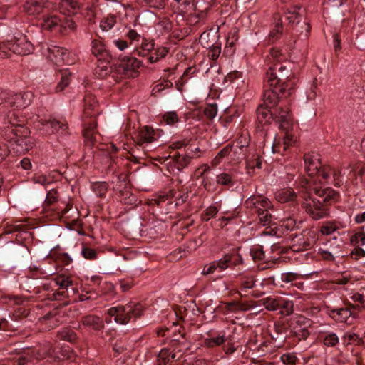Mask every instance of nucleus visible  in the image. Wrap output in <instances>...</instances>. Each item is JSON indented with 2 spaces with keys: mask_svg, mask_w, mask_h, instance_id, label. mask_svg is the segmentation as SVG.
I'll return each instance as SVG.
<instances>
[{
  "mask_svg": "<svg viewBox=\"0 0 365 365\" xmlns=\"http://www.w3.org/2000/svg\"><path fill=\"white\" fill-rule=\"evenodd\" d=\"M297 184L302 189L301 205L305 212L314 220L329 216V206L339 200V192L329 187L322 188L314 180L305 178H300Z\"/></svg>",
  "mask_w": 365,
  "mask_h": 365,
  "instance_id": "1",
  "label": "nucleus"
},
{
  "mask_svg": "<svg viewBox=\"0 0 365 365\" xmlns=\"http://www.w3.org/2000/svg\"><path fill=\"white\" fill-rule=\"evenodd\" d=\"M297 82L289 61L274 63L266 73L267 86H282L289 93L294 92Z\"/></svg>",
  "mask_w": 365,
  "mask_h": 365,
  "instance_id": "2",
  "label": "nucleus"
},
{
  "mask_svg": "<svg viewBox=\"0 0 365 365\" xmlns=\"http://www.w3.org/2000/svg\"><path fill=\"white\" fill-rule=\"evenodd\" d=\"M14 133V130H1V136L9 143H14L13 150L19 154H24L33 148L34 139L30 136V130L26 127H20Z\"/></svg>",
  "mask_w": 365,
  "mask_h": 365,
  "instance_id": "3",
  "label": "nucleus"
},
{
  "mask_svg": "<svg viewBox=\"0 0 365 365\" xmlns=\"http://www.w3.org/2000/svg\"><path fill=\"white\" fill-rule=\"evenodd\" d=\"M251 135L247 129L242 131L240 135L231 143L232 147V160L233 163H240L242 160L245 162V168L247 173H250L251 168L250 159L249 158L251 154Z\"/></svg>",
  "mask_w": 365,
  "mask_h": 365,
  "instance_id": "4",
  "label": "nucleus"
},
{
  "mask_svg": "<svg viewBox=\"0 0 365 365\" xmlns=\"http://www.w3.org/2000/svg\"><path fill=\"white\" fill-rule=\"evenodd\" d=\"M155 42L154 39L143 36L140 45L135 46L132 54L147 58L149 63H155L164 58L169 52V48L167 47L158 46L155 48Z\"/></svg>",
  "mask_w": 365,
  "mask_h": 365,
  "instance_id": "5",
  "label": "nucleus"
},
{
  "mask_svg": "<svg viewBox=\"0 0 365 365\" xmlns=\"http://www.w3.org/2000/svg\"><path fill=\"white\" fill-rule=\"evenodd\" d=\"M33 94L27 91L14 93L11 91H0V117L8 108H24L32 101Z\"/></svg>",
  "mask_w": 365,
  "mask_h": 365,
  "instance_id": "6",
  "label": "nucleus"
},
{
  "mask_svg": "<svg viewBox=\"0 0 365 365\" xmlns=\"http://www.w3.org/2000/svg\"><path fill=\"white\" fill-rule=\"evenodd\" d=\"M143 312V306L138 302H130L125 305H118L110 308L108 314L114 317L116 323L126 324L132 319L140 317Z\"/></svg>",
  "mask_w": 365,
  "mask_h": 365,
  "instance_id": "7",
  "label": "nucleus"
},
{
  "mask_svg": "<svg viewBox=\"0 0 365 365\" xmlns=\"http://www.w3.org/2000/svg\"><path fill=\"white\" fill-rule=\"evenodd\" d=\"M135 55L119 56V63L114 64L115 73L121 77L135 78L139 76V69L143 66V62L138 60Z\"/></svg>",
  "mask_w": 365,
  "mask_h": 365,
  "instance_id": "8",
  "label": "nucleus"
},
{
  "mask_svg": "<svg viewBox=\"0 0 365 365\" xmlns=\"http://www.w3.org/2000/svg\"><path fill=\"white\" fill-rule=\"evenodd\" d=\"M272 206L271 202L262 195H252V215L256 214L259 223L263 226H271L274 216L270 210Z\"/></svg>",
  "mask_w": 365,
  "mask_h": 365,
  "instance_id": "9",
  "label": "nucleus"
},
{
  "mask_svg": "<svg viewBox=\"0 0 365 365\" xmlns=\"http://www.w3.org/2000/svg\"><path fill=\"white\" fill-rule=\"evenodd\" d=\"M240 247L234 249L218 261H214L204 267L201 274H212L215 271L222 272L227 268L235 267L242 263L241 255L238 252Z\"/></svg>",
  "mask_w": 365,
  "mask_h": 365,
  "instance_id": "10",
  "label": "nucleus"
},
{
  "mask_svg": "<svg viewBox=\"0 0 365 365\" xmlns=\"http://www.w3.org/2000/svg\"><path fill=\"white\" fill-rule=\"evenodd\" d=\"M51 260L53 262L56 268V272L52 274H60L63 271L68 272L73 268V259L68 253L63 252L59 245L50 250L48 255L42 262V264H46V262H49Z\"/></svg>",
  "mask_w": 365,
  "mask_h": 365,
  "instance_id": "11",
  "label": "nucleus"
},
{
  "mask_svg": "<svg viewBox=\"0 0 365 365\" xmlns=\"http://www.w3.org/2000/svg\"><path fill=\"white\" fill-rule=\"evenodd\" d=\"M34 49V46L26 39V36H25L19 38H14L0 45L1 51L5 53L7 56H10L11 53L21 56H26L31 53Z\"/></svg>",
  "mask_w": 365,
  "mask_h": 365,
  "instance_id": "12",
  "label": "nucleus"
},
{
  "mask_svg": "<svg viewBox=\"0 0 365 365\" xmlns=\"http://www.w3.org/2000/svg\"><path fill=\"white\" fill-rule=\"evenodd\" d=\"M40 19L43 20L42 26L46 30H58L64 34L67 29L73 30L76 28V24L72 19H67L64 17L63 19L53 12H46Z\"/></svg>",
  "mask_w": 365,
  "mask_h": 365,
  "instance_id": "13",
  "label": "nucleus"
},
{
  "mask_svg": "<svg viewBox=\"0 0 365 365\" xmlns=\"http://www.w3.org/2000/svg\"><path fill=\"white\" fill-rule=\"evenodd\" d=\"M296 324L295 327L290 329L289 335L282 338V341L287 342L289 346H294L301 339H306L310 334L308 327L311 326L312 322L309 319L299 317Z\"/></svg>",
  "mask_w": 365,
  "mask_h": 365,
  "instance_id": "14",
  "label": "nucleus"
},
{
  "mask_svg": "<svg viewBox=\"0 0 365 365\" xmlns=\"http://www.w3.org/2000/svg\"><path fill=\"white\" fill-rule=\"evenodd\" d=\"M269 335L264 326L257 324L252 330V355L257 357L264 356L269 351Z\"/></svg>",
  "mask_w": 365,
  "mask_h": 365,
  "instance_id": "15",
  "label": "nucleus"
},
{
  "mask_svg": "<svg viewBox=\"0 0 365 365\" xmlns=\"http://www.w3.org/2000/svg\"><path fill=\"white\" fill-rule=\"evenodd\" d=\"M269 335L264 326L257 324L252 330V355L257 357L264 356L269 351Z\"/></svg>",
  "mask_w": 365,
  "mask_h": 365,
  "instance_id": "16",
  "label": "nucleus"
},
{
  "mask_svg": "<svg viewBox=\"0 0 365 365\" xmlns=\"http://www.w3.org/2000/svg\"><path fill=\"white\" fill-rule=\"evenodd\" d=\"M304 161L305 170L309 176L317 175L324 180L329 178L330 166H322L317 154L314 153H305Z\"/></svg>",
  "mask_w": 365,
  "mask_h": 365,
  "instance_id": "17",
  "label": "nucleus"
},
{
  "mask_svg": "<svg viewBox=\"0 0 365 365\" xmlns=\"http://www.w3.org/2000/svg\"><path fill=\"white\" fill-rule=\"evenodd\" d=\"M256 116L255 135L259 138V144L264 145L267 135L264 126L270 123L271 119H273L272 111L267 106L259 105L256 110Z\"/></svg>",
  "mask_w": 365,
  "mask_h": 365,
  "instance_id": "18",
  "label": "nucleus"
},
{
  "mask_svg": "<svg viewBox=\"0 0 365 365\" xmlns=\"http://www.w3.org/2000/svg\"><path fill=\"white\" fill-rule=\"evenodd\" d=\"M54 6H56V4L49 0H26L24 8L28 15L40 18L46 12L50 11Z\"/></svg>",
  "mask_w": 365,
  "mask_h": 365,
  "instance_id": "19",
  "label": "nucleus"
},
{
  "mask_svg": "<svg viewBox=\"0 0 365 365\" xmlns=\"http://www.w3.org/2000/svg\"><path fill=\"white\" fill-rule=\"evenodd\" d=\"M91 52L101 63L110 64L113 59L110 51L104 41L100 37L91 39Z\"/></svg>",
  "mask_w": 365,
  "mask_h": 365,
  "instance_id": "20",
  "label": "nucleus"
},
{
  "mask_svg": "<svg viewBox=\"0 0 365 365\" xmlns=\"http://www.w3.org/2000/svg\"><path fill=\"white\" fill-rule=\"evenodd\" d=\"M268 86L269 88L264 91L263 100L264 105L269 108H274L282 98H287L292 95V93H289V92L286 91L282 86Z\"/></svg>",
  "mask_w": 365,
  "mask_h": 365,
  "instance_id": "21",
  "label": "nucleus"
},
{
  "mask_svg": "<svg viewBox=\"0 0 365 365\" xmlns=\"http://www.w3.org/2000/svg\"><path fill=\"white\" fill-rule=\"evenodd\" d=\"M163 133V131L160 129L155 130L148 125L143 126L135 136L136 145L144 148L145 145L158 140Z\"/></svg>",
  "mask_w": 365,
  "mask_h": 365,
  "instance_id": "22",
  "label": "nucleus"
},
{
  "mask_svg": "<svg viewBox=\"0 0 365 365\" xmlns=\"http://www.w3.org/2000/svg\"><path fill=\"white\" fill-rule=\"evenodd\" d=\"M47 58L57 66L69 64V52L63 47L50 45L47 47Z\"/></svg>",
  "mask_w": 365,
  "mask_h": 365,
  "instance_id": "23",
  "label": "nucleus"
},
{
  "mask_svg": "<svg viewBox=\"0 0 365 365\" xmlns=\"http://www.w3.org/2000/svg\"><path fill=\"white\" fill-rule=\"evenodd\" d=\"M273 120L279 124L281 130H289L292 127V117L289 106L279 107L272 112Z\"/></svg>",
  "mask_w": 365,
  "mask_h": 365,
  "instance_id": "24",
  "label": "nucleus"
},
{
  "mask_svg": "<svg viewBox=\"0 0 365 365\" xmlns=\"http://www.w3.org/2000/svg\"><path fill=\"white\" fill-rule=\"evenodd\" d=\"M263 304L260 306L266 305L268 310L275 311L280 309L282 314L285 315H289L293 312V303L289 301H284L282 299H276L273 297H267L263 298Z\"/></svg>",
  "mask_w": 365,
  "mask_h": 365,
  "instance_id": "25",
  "label": "nucleus"
},
{
  "mask_svg": "<svg viewBox=\"0 0 365 365\" xmlns=\"http://www.w3.org/2000/svg\"><path fill=\"white\" fill-rule=\"evenodd\" d=\"M47 355L48 356H53L54 357H56L59 359L60 360H64V359H73V353L71 350V349L68 346H64L61 349L59 354L56 353L55 350H53L50 346L49 344H47L45 345L44 347L41 348L38 351V356H36L37 359H43L46 357Z\"/></svg>",
  "mask_w": 365,
  "mask_h": 365,
  "instance_id": "26",
  "label": "nucleus"
},
{
  "mask_svg": "<svg viewBox=\"0 0 365 365\" xmlns=\"http://www.w3.org/2000/svg\"><path fill=\"white\" fill-rule=\"evenodd\" d=\"M252 261L256 265H252V272H258L264 271L267 269L272 267L274 264V262H261L257 263V261H261L264 257V252L262 247L259 245H252Z\"/></svg>",
  "mask_w": 365,
  "mask_h": 365,
  "instance_id": "27",
  "label": "nucleus"
},
{
  "mask_svg": "<svg viewBox=\"0 0 365 365\" xmlns=\"http://www.w3.org/2000/svg\"><path fill=\"white\" fill-rule=\"evenodd\" d=\"M274 197L280 203H289L294 208L298 209V195L292 187L277 190L274 192Z\"/></svg>",
  "mask_w": 365,
  "mask_h": 365,
  "instance_id": "28",
  "label": "nucleus"
},
{
  "mask_svg": "<svg viewBox=\"0 0 365 365\" xmlns=\"http://www.w3.org/2000/svg\"><path fill=\"white\" fill-rule=\"evenodd\" d=\"M123 185H116L113 187V190L118 194L120 202L127 205L136 206L140 201L136 195L131 191L130 186H124Z\"/></svg>",
  "mask_w": 365,
  "mask_h": 365,
  "instance_id": "29",
  "label": "nucleus"
},
{
  "mask_svg": "<svg viewBox=\"0 0 365 365\" xmlns=\"http://www.w3.org/2000/svg\"><path fill=\"white\" fill-rule=\"evenodd\" d=\"M83 125V135L86 143L90 145H93L94 143L96 141V136L98 134L96 130L97 121L95 116H93V118L91 116V120L88 122L84 121Z\"/></svg>",
  "mask_w": 365,
  "mask_h": 365,
  "instance_id": "30",
  "label": "nucleus"
},
{
  "mask_svg": "<svg viewBox=\"0 0 365 365\" xmlns=\"http://www.w3.org/2000/svg\"><path fill=\"white\" fill-rule=\"evenodd\" d=\"M218 30L211 28L202 32L200 36V43L203 48H210L219 42Z\"/></svg>",
  "mask_w": 365,
  "mask_h": 365,
  "instance_id": "31",
  "label": "nucleus"
},
{
  "mask_svg": "<svg viewBox=\"0 0 365 365\" xmlns=\"http://www.w3.org/2000/svg\"><path fill=\"white\" fill-rule=\"evenodd\" d=\"M41 123L43 125L50 126L52 128L53 133H58L62 135L68 133V124L63 118L60 119L49 118L48 120H46Z\"/></svg>",
  "mask_w": 365,
  "mask_h": 365,
  "instance_id": "32",
  "label": "nucleus"
},
{
  "mask_svg": "<svg viewBox=\"0 0 365 365\" xmlns=\"http://www.w3.org/2000/svg\"><path fill=\"white\" fill-rule=\"evenodd\" d=\"M57 5L58 11L67 16L76 14L81 8L80 4L76 0H61Z\"/></svg>",
  "mask_w": 365,
  "mask_h": 365,
  "instance_id": "33",
  "label": "nucleus"
},
{
  "mask_svg": "<svg viewBox=\"0 0 365 365\" xmlns=\"http://www.w3.org/2000/svg\"><path fill=\"white\" fill-rule=\"evenodd\" d=\"M247 31H248V30L245 29L244 27L232 28L228 33L227 37V43H228L230 45H237L240 43V41L244 42L245 40L247 39L248 37V34H245Z\"/></svg>",
  "mask_w": 365,
  "mask_h": 365,
  "instance_id": "34",
  "label": "nucleus"
},
{
  "mask_svg": "<svg viewBox=\"0 0 365 365\" xmlns=\"http://www.w3.org/2000/svg\"><path fill=\"white\" fill-rule=\"evenodd\" d=\"M25 122L26 118L24 116H20L17 111H9L7 114V123L9 125L4 127L2 130L12 129L14 130V133H16V130H19V128L26 127Z\"/></svg>",
  "mask_w": 365,
  "mask_h": 365,
  "instance_id": "35",
  "label": "nucleus"
},
{
  "mask_svg": "<svg viewBox=\"0 0 365 365\" xmlns=\"http://www.w3.org/2000/svg\"><path fill=\"white\" fill-rule=\"evenodd\" d=\"M232 147L233 145L228 143L222 149H221L217 155L212 159L211 164L213 167L219 165L225 158L229 160L230 162L233 163L232 160Z\"/></svg>",
  "mask_w": 365,
  "mask_h": 365,
  "instance_id": "36",
  "label": "nucleus"
},
{
  "mask_svg": "<svg viewBox=\"0 0 365 365\" xmlns=\"http://www.w3.org/2000/svg\"><path fill=\"white\" fill-rule=\"evenodd\" d=\"M72 73L68 68L59 69L56 72V77H60V81L56 87V92L63 91L71 83Z\"/></svg>",
  "mask_w": 365,
  "mask_h": 365,
  "instance_id": "37",
  "label": "nucleus"
},
{
  "mask_svg": "<svg viewBox=\"0 0 365 365\" xmlns=\"http://www.w3.org/2000/svg\"><path fill=\"white\" fill-rule=\"evenodd\" d=\"M90 188L97 197L104 199L108 191L109 184L106 181L91 182Z\"/></svg>",
  "mask_w": 365,
  "mask_h": 365,
  "instance_id": "38",
  "label": "nucleus"
},
{
  "mask_svg": "<svg viewBox=\"0 0 365 365\" xmlns=\"http://www.w3.org/2000/svg\"><path fill=\"white\" fill-rule=\"evenodd\" d=\"M82 324L93 330H100L103 327V320L94 315H88L82 318Z\"/></svg>",
  "mask_w": 365,
  "mask_h": 365,
  "instance_id": "39",
  "label": "nucleus"
},
{
  "mask_svg": "<svg viewBox=\"0 0 365 365\" xmlns=\"http://www.w3.org/2000/svg\"><path fill=\"white\" fill-rule=\"evenodd\" d=\"M265 296V293H256L255 290L252 289V316L257 315L258 313L261 312L264 308L268 309L266 305L260 306V304H263V301L262 300L263 298L267 297ZM254 317H252V320Z\"/></svg>",
  "mask_w": 365,
  "mask_h": 365,
  "instance_id": "40",
  "label": "nucleus"
},
{
  "mask_svg": "<svg viewBox=\"0 0 365 365\" xmlns=\"http://www.w3.org/2000/svg\"><path fill=\"white\" fill-rule=\"evenodd\" d=\"M42 324H45V329H53L58 325L59 319L57 317V311L53 310L39 319Z\"/></svg>",
  "mask_w": 365,
  "mask_h": 365,
  "instance_id": "41",
  "label": "nucleus"
},
{
  "mask_svg": "<svg viewBox=\"0 0 365 365\" xmlns=\"http://www.w3.org/2000/svg\"><path fill=\"white\" fill-rule=\"evenodd\" d=\"M192 158V156L189 155H181L176 153L172 158V162L178 171L180 172L190 164Z\"/></svg>",
  "mask_w": 365,
  "mask_h": 365,
  "instance_id": "42",
  "label": "nucleus"
},
{
  "mask_svg": "<svg viewBox=\"0 0 365 365\" xmlns=\"http://www.w3.org/2000/svg\"><path fill=\"white\" fill-rule=\"evenodd\" d=\"M110 64L107 63H101L98 62L97 67L95 69L94 74L99 78H105L109 74L112 73H115L114 70V64L113 66H109Z\"/></svg>",
  "mask_w": 365,
  "mask_h": 365,
  "instance_id": "43",
  "label": "nucleus"
},
{
  "mask_svg": "<svg viewBox=\"0 0 365 365\" xmlns=\"http://www.w3.org/2000/svg\"><path fill=\"white\" fill-rule=\"evenodd\" d=\"M320 339L326 346L335 347L339 344V337L333 332L323 333L321 334Z\"/></svg>",
  "mask_w": 365,
  "mask_h": 365,
  "instance_id": "44",
  "label": "nucleus"
},
{
  "mask_svg": "<svg viewBox=\"0 0 365 365\" xmlns=\"http://www.w3.org/2000/svg\"><path fill=\"white\" fill-rule=\"evenodd\" d=\"M351 245L354 247L362 246L365 245V232L364 227H360L351 235L350 238Z\"/></svg>",
  "mask_w": 365,
  "mask_h": 365,
  "instance_id": "45",
  "label": "nucleus"
},
{
  "mask_svg": "<svg viewBox=\"0 0 365 365\" xmlns=\"http://www.w3.org/2000/svg\"><path fill=\"white\" fill-rule=\"evenodd\" d=\"M175 354H173L168 349H163L158 354V365H166L168 363L175 359Z\"/></svg>",
  "mask_w": 365,
  "mask_h": 365,
  "instance_id": "46",
  "label": "nucleus"
},
{
  "mask_svg": "<svg viewBox=\"0 0 365 365\" xmlns=\"http://www.w3.org/2000/svg\"><path fill=\"white\" fill-rule=\"evenodd\" d=\"M116 23V16L114 14H108L100 21V27L103 31L110 30Z\"/></svg>",
  "mask_w": 365,
  "mask_h": 365,
  "instance_id": "47",
  "label": "nucleus"
},
{
  "mask_svg": "<svg viewBox=\"0 0 365 365\" xmlns=\"http://www.w3.org/2000/svg\"><path fill=\"white\" fill-rule=\"evenodd\" d=\"M351 298L354 302H357L356 305H351V309H355L360 311L361 309L365 308V289L361 293L356 292L354 294Z\"/></svg>",
  "mask_w": 365,
  "mask_h": 365,
  "instance_id": "48",
  "label": "nucleus"
},
{
  "mask_svg": "<svg viewBox=\"0 0 365 365\" xmlns=\"http://www.w3.org/2000/svg\"><path fill=\"white\" fill-rule=\"evenodd\" d=\"M351 314V311L348 308L334 309L331 310V315L336 320H345Z\"/></svg>",
  "mask_w": 365,
  "mask_h": 365,
  "instance_id": "49",
  "label": "nucleus"
},
{
  "mask_svg": "<svg viewBox=\"0 0 365 365\" xmlns=\"http://www.w3.org/2000/svg\"><path fill=\"white\" fill-rule=\"evenodd\" d=\"M140 6H148L153 9H161L165 6L164 0H136Z\"/></svg>",
  "mask_w": 365,
  "mask_h": 365,
  "instance_id": "50",
  "label": "nucleus"
},
{
  "mask_svg": "<svg viewBox=\"0 0 365 365\" xmlns=\"http://www.w3.org/2000/svg\"><path fill=\"white\" fill-rule=\"evenodd\" d=\"M217 185L232 187L234 184L232 175L230 173H222L216 176Z\"/></svg>",
  "mask_w": 365,
  "mask_h": 365,
  "instance_id": "51",
  "label": "nucleus"
},
{
  "mask_svg": "<svg viewBox=\"0 0 365 365\" xmlns=\"http://www.w3.org/2000/svg\"><path fill=\"white\" fill-rule=\"evenodd\" d=\"M339 229L336 221H328L320 227V232L322 235H329Z\"/></svg>",
  "mask_w": 365,
  "mask_h": 365,
  "instance_id": "52",
  "label": "nucleus"
},
{
  "mask_svg": "<svg viewBox=\"0 0 365 365\" xmlns=\"http://www.w3.org/2000/svg\"><path fill=\"white\" fill-rule=\"evenodd\" d=\"M219 212V209L215 205H210L206 208L201 214V220L208 222L210 218L215 217Z\"/></svg>",
  "mask_w": 365,
  "mask_h": 365,
  "instance_id": "53",
  "label": "nucleus"
},
{
  "mask_svg": "<svg viewBox=\"0 0 365 365\" xmlns=\"http://www.w3.org/2000/svg\"><path fill=\"white\" fill-rule=\"evenodd\" d=\"M97 103L92 96H86L84 98V114L86 116L91 115V112L95 110Z\"/></svg>",
  "mask_w": 365,
  "mask_h": 365,
  "instance_id": "54",
  "label": "nucleus"
},
{
  "mask_svg": "<svg viewBox=\"0 0 365 365\" xmlns=\"http://www.w3.org/2000/svg\"><path fill=\"white\" fill-rule=\"evenodd\" d=\"M163 120L167 125L170 126L175 125L180 120L176 111H168L165 113L163 115Z\"/></svg>",
  "mask_w": 365,
  "mask_h": 365,
  "instance_id": "55",
  "label": "nucleus"
},
{
  "mask_svg": "<svg viewBox=\"0 0 365 365\" xmlns=\"http://www.w3.org/2000/svg\"><path fill=\"white\" fill-rule=\"evenodd\" d=\"M53 282L61 289H67L72 284L70 275H57Z\"/></svg>",
  "mask_w": 365,
  "mask_h": 365,
  "instance_id": "56",
  "label": "nucleus"
},
{
  "mask_svg": "<svg viewBox=\"0 0 365 365\" xmlns=\"http://www.w3.org/2000/svg\"><path fill=\"white\" fill-rule=\"evenodd\" d=\"M146 232L150 238L156 239L163 235V228L161 225H154L148 227Z\"/></svg>",
  "mask_w": 365,
  "mask_h": 365,
  "instance_id": "57",
  "label": "nucleus"
},
{
  "mask_svg": "<svg viewBox=\"0 0 365 365\" xmlns=\"http://www.w3.org/2000/svg\"><path fill=\"white\" fill-rule=\"evenodd\" d=\"M58 193L56 189H51L46 194V199L44 200V207H50L53 203L58 201Z\"/></svg>",
  "mask_w": 365,
  "mask_h": 365,
  "instance_id": "58",
  "label": "nucleus"
},
{
  "mask_svg": "<svg viewBox=\"0 0 365 365\" xmlns=\"http://www.w3.org/2000/svg\"><path fill=\"white\" fill-rule=\"evenodd\" d=\"M225 341V336L224 334L219 335L216 337H211L205 340V344L207 347L218 346L224 344Z\"/></svg>",
  "mask_w": 365,
  "mask_h": 365,
  "instance_id": "59",
  "label": "nucleus"
},
{
  "mask_svg": "<svg viewBox=\"0 0 365 365\" xmlns=\"http://www.w3.org/2000/svg\"><path fill=\"white\" fill-rule=\"evenodd\" d=\"M217 106L216 103L207 104L203 110V113L208 120H212L217 115Z\"/></svg>",
  "mask_w": 365,
  "mask_h": 365,
  "instance_id": "60",
  "label": "nucleus"
},
{
  "mask_svg": "<svg viewBox=\"0 0 365 365\" xmlns=\"http://www.w3.org/2000/svg\"><path fill=\"white\" fill-rule=\"evenodd\" d=\"M289 325L288 322L276 323L274 324L275 331L277 332V334H285L284 336H287V335H289L290 329H289Z\"/></svg>",
  "mask_w": 365,
  "mask_h": 365,
  "instance_id": "61",
  "label": "nucleus"
},
{
  "mask_svg": "<svg viewBox=\"0 0 365 365\" xmlns=\"http://www.w3.org/2000/svg\"><path fill=\"white\" fill-rule=\"evenodd\" d=\"M290 130H291L287 131L283 130L284 132V135L283 137L282 142H281L283 145V151L287 150L295 142L294 136L289 133Z\"/></svg>",
  "mask_w": 365,
  "mask_h": 365,
  "instance_id": "62",
  "label": "nucleus"
},
{
  "mask_svg": "<svg viewBox=\"0 0 365 365\" xmlns=\"http://www.w3.org/2000/svg\"><path fill=\"white\" fill-rule=\"evenodd\" d=\"M280 360L285 365H295L298 361V359L296 357V356L291 353L281 355Z\"/></svg>",
  "mask_w": 365,
  "mask_h": 365,
  "instance_id": "63",
  "label": "nucleus"
},
{
  "mask_svg": "<svg viewBox=\"0 0 365 365\" xmlns=\"http://www.w3.org/2000/svg\"><path fill=\"white\" fill-rule=\"evenodd\" d=\"M119 284L123 292H127L133 286L134 282L130 276H127L119 281Z\"/></svg>",
  "mask_w": 365,
  "mask_h": 365,
  "instance_id": "64",
  "label": "nucleus"
}]
</instances>
